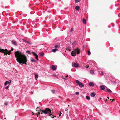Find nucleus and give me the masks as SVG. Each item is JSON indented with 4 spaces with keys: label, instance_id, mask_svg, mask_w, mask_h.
Listing matches in <instances>:
<instances>
[{
    "label": "nucleus",
    "instance_id": "obj_1",
    "mask_svg": "<svg viewBox=\"0 0 120 120\" xmlns=\"http://www.w3.org/2000/svg\"><path fill=\"white\" fill-rule=\"evenodd\" d=\"M15 55L17 61L20 64H27V57L19 51H16L15 52Z\"/></svg>",
    "mask_w": 120,
    "mask_h": 120
},
{
    "label": "nucleus",
    "instance_id": "obj_2",
    "mask_svg": "<svg viewBox=\"0 0 120 120\" xmlns=\"http://www.w3.org/2000/svg\"><path fill=\"white\" fill-rule=\"evenodd\" d=\"M40 113H41V114H42L43 113L45 114H48L49 116L51 117L53 116L52 114V113L51 110L49 108H46L45 109L43 110H41L39 112H38V115H39Z\"/></svg>",
    "mask_w": 120,
    "mask_h": 120
},
{
    "label": "nucleus",
    "instance_id": "obj_3",
    "mask_svg": "<svg viewBox=\"0 0 120 120\" xmlns=\"http://www.w3.org/2000/svg\"><path fill=\"white\" fill-rule=\"evenodd\" d=\"M11 51L10 50L9 51L7 50L6 49H5V50L1 49L0 48V52H3L6 55H7V54L10 55L11 53Z\"/></svg>",
    "mask_w": 120,
    "mask_h": 120
},
{
    "label": "nucleus",
    "instance_id": "obj_4",
    "mask_svg": "<svg viewBox=\"0 0 120 120\" xmlns=\"http://www.w3.org/2000/svg\"><path fill=\"white\" fill-rule=\"evenodd\" d=\"M75 82L81 88L82 87L84 86L83 85V84L79 80H75Z\"/></svg>",
    "mask_w": 120,
    "mask_h": 120
},
{
    "label": "nucleus",
    "instance_id": "obj_5",
    "mask_svg": "<svg viewBox=\"0 0 120 120\" xmlns=\"http://www.w3.org/2000/svg\"><path fill=\"white\" fill-rule=\"evenodd\" d=\"M81 50L79 48H75V56L76 54H79Z\"/></svg>",
    "mask_w": 120,
    "mask_h": 120
},
{
    "label": "nucleus",
    "instance_id": "obj_6",
    "mask_svg": "<svg viewBox=\"0 0 120 120\" xmlns=\"http://www.w3.org/2000/svg\"><path fill=\"white\" fill-rule=\"evenodd\" d=\"M32 53L33 54V55L35 56V58L37 60H38V55L36 53H35V52H32Z\"/></svg>",
    "mask_w": 120,
    "mask_h": 120
},
{
    "label": "nucleus",
    "instance_id": "obj_7",
    "mask_svg": "<svg viewBox=\"0 0 120 120\" xmlns=\"http://www.w3.org/2000/svg\"><path fill=\"white\" fill-rule=\"evenodd\" d=\"M11 81L10 80H9V81H6L4 83V85L5 86H6L7 85V84H8L11 83Z\"/></svg>",
    "mask_w": 120,
    "mask_h": 120
},
{
    "label": "nucleus",
    "instance_id": "obj_8",
    "mask_svg": "<svg viewBox=\"0 0 120 120\" xmlns=\"http://www.w3.org/2000/svg\"><path fill=\"white\" fill-rule=\"evenodd\" d=\"M51 69L53 70H55L56 69L54 65H53L51 66Z\"/></svg>",
    "mask_w": 120,
    "mask_h": 120
},
{
    "label": "nucleus",
    "instance_id": "obj_9",
    "mask_svg": "<svg viewBox=\"0 0 120 120\" xmlns=\"http://www.w3.org/2000/svg\"><path fill=\"white\" fill-rule=\"evenodd\" d=\"M12 44L16 45H17V43L16 41L13 40L12 41Z\"/></svg>",
    "mask_w": 120,
    "mask_h": 120
},
{
    "label": "nucleus",
    "instance_id": "obj_10",
    "mask_svg": "<svg viewBox=\"0 0 120 120\" xmlns=\"http://www.w3.org/2000/svg\"><path fill=\"white\" fill-rule=\"evenodd\" d=\"M89 85L90 86H94V83L91 82L89 83Z\"/></svg>",
    "mask_w": 120,
    "mask_h": 120
},
{
    "label": "nucleus",
    "instance_id": "obj_11",
    "mask_svg": "<svg viewBox=\"0 0 120 120\" xmlns=\"http://www.w3.org/2000/svg\"><path fill=\"white\" fill-rule=\"evenodd\" d=\"M96 95L95 94L94 92H92L90 94L91 96L93 97H94Z\"/></svg>",
    "mask_w": 120,
    "mask_h": 120
},
{
    "label": "nucleus",
    "instance_id": "obj_12",
    "mask_svg": "<svg viewBox=\"0 0 120 120\" xmlns=\"http://www.w3.org/2000/svg\"><path fill=\"white\" fill-rule=\"evenodd\" d=\"M74 52L73 51L71 53V54L73 56H75V50H74Z\"/></svg>",
    "mask_w": 120,
    "mask_h": 120
},
{
    "label": "nucleus",
    "instance_id": "obj_13",
    "mask_svg": "<svg viewBox=\"0 0 120 120\" xmlns=\"http://www.w3.org/2000/svg\"><path fill=\"white\" fill-rule=\"evenodd\" d=\"M100 88L102 90H104L105 89V86L104 85H101L100 86Z\"/></svg>",
    "mask_w": 120,
    "mask_h": 120
},
{
    "label": "nucleus",
    "instance_id": "obj_14",
    "mask_svg": "<svg viewBox=\"0 0 120 120\" xmlns=\"http://www.w3.org/2000/svg\"><path fill=\"white\" fill-rule=\"evenodd\" d=\"M39 55L41 56H43L44 55V54L42 52H41L39 53Z\"/></svg>",
    "mask_w": 120,
    "mask_h": 120
},
{
    "label": "nucleus",
    "instance_id": "obj_15",
    "mask_svg": "<svg viewBox=\"0 0 120 120\" xmlns=\"http://www.w3.org/2000/svg\"><path fill=\"white\" fill-rule=\"evenodd\" d=\"M58 50V49L57 48H55L53 49L52 50V51L54 52H55L56 51H57Z\"/></svg>",
    "mask_w": 120,
    "mask_h": 120
},
{
    "label": "nucleus",
    "instance_id": "obj_16",
    "mask_svg": "<svg viewBox=\"0 0 120 120\" xmlns=\"http://www.w3.org/2000/svg\"><path fill=\"white\" fill-rule=\"evenodd\" d=\"M80 7L79 6H75V9L76 10H79L80 8Z\"/></svg>",
    "mask_w": 120,
    "mask_h": 120
},
{
    "label": "nucleus",
    "instance_id": "obj_17",
    "mask_svg": "<svg viewBox=\"0 0 120 120\" xmlns=\"http://www.w3.org/2000/svg\"><path fill=\"white\" fill-rule=\"evenodd\" d=\"M83 23L85 24L86 23V19H83Z\"/></svg>",
    "mask_w": 120,
    "mask_h": 120
},
{
    "label": "nucleus",
    "instance_id": "obj_18",
    "mask_svg": "<svg viewBox=\"0 0 120 120\" xmlns=\"http://www.w3.org/2000/svg\"><path fill=\"white\" fill-rule=\"evenodd\" d=\"M79 65L78 63H75V68L79 67Z\"/></svg>",
    "mask_w": 120,
    "mask_h": 120
},
{
    "label": "nucleus",
    "instance_id": "obj_19",
    "mask_svg": "<svg viewBox=\"0 0 120 120\" xmlns=\"http://www.w3.org/2000/svg\"><path fill=\"white\" fill-rule=\"evenodd\" d=\"M86 98L88 100H90V97L88 96H86Z\"/></svg>",
    "mask_w": 120,
    "mask_h": 120
},
{
    "label": "nucleus",
    "instance_id": "obj_20",
    "mask_svg": "<svg viewBox=\"0 0 120 120\" xmlns=\"http://www.w3.org/2000/svg\"><path fill=\"white\" fill-rule=\"evenodd\" d=\"M60 47V45H56L55 46V48H59Z\"/></svg>",
    "mask_w": 120,
    "mask_h": 120
},
{
    "label": "nucleus",
    "instance_id": "obj_21",
    "mask_svg": "<svg viewBox=\"0 0 120 120\" xmlns=\"http://www.w3.org/2000/svg\"><path fill=\"white\" fill-rule=\"evenodd\" d=\"M38 77V74H36L35 75V79H37Z\"/></svg>",
    "mask_w": 120,
    "mask_h": 120
},
{
    "label": "nucleus",
    "instance_id": "obj_22",
    "mask_svg": "<svg viewBox=\"0 0 120 120\" xmlns=\"http://www.w3.org/2000/svg\"><path fill=\"white\" fill-rule=\"evenodd\" d=\"M72 65L73 67H75V62H73L72 63Z\"/></svg>",
    "mask_w": 120,
    "mask_h": 120
},
{
    "label": "nucleus",
    "instance_id": "obj_23",
    "mask_svg": "<svg viewBox=\"0 0 120 120\" xmlns=\"http://www.w3.org/2000/svg\"><path fill=\"white\" fill-rule=\"evenodd\" d=\"M26 53L28 54H30V52L29 50H27L26 51Z\"/></svg>",
    "mask_w": 120,
    "mask_h": 120
},
{
    "label": "nucleus",
    "instance_id": "obj_24",
    "mask_svg": "<svg viewBox=\"0 0 120 120\" xmlns=\"http://www.w3.org/2000/svg\"><path fill=\"white\" fill-rule=\"evenodd\" d=\"M51 91L53 93H54L55 92V90L54 89L51 90Z\"/></svg>",
    "mask_w": 120,
    "mask_h": 120
},
{
    "label": "nucleus",
    "instance_id": "obj_25",
    "mask_svg": "<svg viewBox=\"0 0 120 120\" xmlns=\"http://www.w3.org/2000/svg\"><path fill=\"white\" fill-rule=\"evenodd\" d=\"M107 90V91L108 92H111V90L109 89H108Z\"/></svg>",
    "mask_w": 120,
    "mask_h": 120
},
{
    "label": "nucleus",
    "instance_id": "obj_26",
    "mask_svg": "<svg viewBox=\"0 0 120 120\" xmlns=\"http://www.w3.org/2000/svg\"><path fill=\"white\" fill-rule=\"evenodd\" d=\"M31 61L32 62H36V60H34L33 59H32L31 60Z\"/></svg>",
    "mask_w": 120,
    "mask_h": 120
},
{
    "label": "nucleus",
    "instance_id": "obj_27",
    "mask_svg": "<svg viewBox=\"0 0 120 120\" xmlns=\"http://www.w3.org/2000/svg\"><path fill=\"white\" fill-rule=\"evenodd\" d=\"M91 54V52L90 51H88V55H90Z\"/></svg>",
    "mask_w": 120,
    "mask_h": 120
},
{
    "label": "nucleus",
    "instance_id": "obj_28",
    "mask_svg": "<svg viewBox=\"0 0 120 120\" xmlns=\"http://www.w3.org/2000/svg\"><path fill=\"white\" fill-rule=\"evenodd\" d=\"M40 108L39 107H38L36 109V110L37 111H38L39 110Z\"/></svg>",
    "mask_w": 120,
    "mask_h": 120
},
{
    "label": "nucleus",
    "instance_id": "obj_29",
    "mask_svg": "<svg viewBox=\"0 0 120 120\" xmlns=\"http://www.w3.org/2000/svg\"><path fill=\"white\" fill-rule=\"evenodd\" d=\"M9 85H8L7 87H6L5 88V89H8L9 88Z\"/></svg>",
    "mask_w": 120,
    "mask_h": 120
},
{
    "label": "nucleus",
    "instance_id": "obj_30",
    "mask_svg": "<svg viewBox=\"0 0 120 120\" xmlns=\"http://www.w3.org/2000/svg\"><path fill=\"white\" fill-rule=\"evenodd\" d=\"M80 0H75V2H80Z\"/></svg>",
    "mask_w": 120,
    "mask_h": 120
},
{
    "label": "nucleus",
    "instance_id": "obj_31",
    "mask_svg": "<svg viewBox=\"0 0 120 120\" xmlns=\"http://www.w3.org/2000/svg\"><path fill=\"white\" fill-rule=\"evenodd\" d=\"M75 94H76L77 95H78L79 94V92H75Z\"/></svg>",
    "mask_w": 120,
    "mask_h": 120
},
{
    "label": "nucleus",
    "instance_id": "obj_32",
    "mask_svg": "<svg viewBox=\"0 0 120 120\" xmlns=\"http://www.w3.org/2000/svg\"><path fill=\"white\" fill-rule=\"evenodd\" d=\"M68 76V75H67V76H65V78H63V79L65 80H66L67 79H66V77H67Z\"/></svg>",
    "mask_w": 120,
    "mask_h": 120
},
{
    "label": "nucleus",
    "instance_id": "obj_33",
    "mask_svg": "<svg viewBox=\"0 0 120 120\" xmlns=\"http://www.w3.org/2000/svg\"><path fill=\"white\" fill-rule=\"evenodd\" d=\"M73 29L72 28L71 29L70 31L71 32H72L73 31Z\"/></svg>",
    "mask_w": 120,
    "mask_h": 120
},
{
    "label": "nucleus",
    "instance_id": "obj_34",
    "mask_svg": "<svg viewBox=\"0 0 120 120\" xmlns=\"http://www.w3.org/2000/svg\"><path fill=\"white\" fill-rule=\"evenodd\" d=\"M27 43L28 44H32V43H31L29 41H28Z\"/></svg>",
    "mask_w": 120,
    "mask_h": 120
},
{
    "label": "nucleus",
    "instance_id": "obj_35",
    "mask_svg": "<svg viewBox=\"0 0 120 120\" xmlns=\"http://www.w3.org/2000/svg\"><path fill=\"white\" fill-rule=\"evenodd\" d=\"M4 104L6 105L8 104V103H7V102H5V103H4Z\"/></svg>",
    "mask_w": 120,
    "mask_h": 120
},
{
    "label": "nucleus",
    "instance_id": "obj_36",
    "mask_svg": "<svg viewBox=\"0 0 120 120\" xmlns=\"http://www.w3.org/2000/svg\"><path fill=\"white\" fill-rule=\"evenodd\" d=\"M24 41L25 42H26V43H27V42H28L27 41H26V40H24Z\"/></svg>",
    "mask_w": 120,
    "mask_h": 120
},
{
    "label": "nucleus",
    "instance_id": "obj_37",
    "mask_svg": "<svg viewBox=\"0 0 120 120\" xmlns=\"http://www.w3.org/2000/svg\"><path fill=\"white\" fill-rule=\"evenodd\" d=\"M104 75V73H103V72H101V75Z\"/></svg>",
    "mask_w": 120,
    "mask_h": 120
},
{
    "label": "nucleus",
    "instance_id": "obj_38",
    "mask_svg": "<svg viewBox=\"0 0 120 120\" xmlns=\"http://www.w3.org/2000/svg\"><path fill=\"white\" fill-rule=\"evenodd\" d=\"M87 67H86V68H89V66L88 65H87Z\"/></svg>",
    "mask_w": 120,
    "mask_h": 120
},
{
    "label": "nucleus",
    "instance_id": "obj_39",
    "mask_svg": "<svg viewBox=\"0 0 120 120\" xmlns=\"http://www.w3.org/2000/svg\"><path fill=\"white\" fill-rule=\"evenodd\" d=\"M59 112V114H60L61 115L62 113L60 111Z\"/></svg>",
    "mask_w": 120,
    "mask_h": 120
},
{
    "label": "nucleus",
    "instance_id": "obj_40",
    "mask_svg": "<svg viewBox=\"0 0 120 120\" xmlns=\"http://www.w3.org/2000/svg\"><path fill=\"white\" fill-rule=\"evenodd\" d=\"M90 72H92V73H94V72H93V71H90Z\"/></svg>",
    "mask_w": 120,
    "mask_h": 120
},
{
    "label": "nucleus",
    "instance_id": "obj_41",
    "mask_svg": "<svg viewBox=\"0 0 120 120\" xmlns=\"http://www.w3.org/2000/svg\"><path fill=\"white\" fill-rule=\"evenodd\" d=\"M61 114H59V117H60L61 116Z\"/></svg>",
    "mask_w": 120,
    "mask_h": 120
},
{
    "label": "nucleus",
    "instance_id": "obj_42",
    "mask_svg": "<svg viewBox=\"0 0 120 120\" xmlns=\"http://www.w3.org/2000/svg\"><path fill=\"white\" fill-rule=\"evenodd\" d=\"M113 100H113V99H112V101H111L112 102Z\"/></svg>",
    "mask_w": 120,
    "mask_h": 120
},
{
    "label": "nucleus",
    "instance_id": "obj_43",
    "mask_svg": "<svg viewBox=\"0 0 120 120\" xmlns=\"http://www.w3.org/2000/svg\"><path fill=\"white\" fill-rule=\"evenodd\" d=\"M56 116H54V117H52V118H54L55 117H56Z\"/></svg>",
    "mask_w": 120,
    "mask_h": 120
},
{
    "label": "nucleus",
    "instance_id": "obj_44",
    "mask_svg": "<svg viewBox=\"0 0 120 120\" xmlns=\"http://www.w3.org/2000/svg\"><path fill=\"white\" fill-rule=\"evenodd\" d=\"M107 100V99H106L105 101V102H106V101Z\"/></svg>",
    "mask_w": 120,
    "mask_h": 120
},
{
    "label": "nucleus",
    "instance_id": "obj_45",
    "mask_svg": "<svg viewBox=\"0 0 120 120\" xmlns=\"http://www.w3.org/2000/svg\"><path fill=\"white\" fill-rule=\"evenodd\" d=\"M77 42V41H75V45L76 44V43Z\"/></svg>",
    "mask_w": 120,
    "mask_h": 120
},
{
    "label": "nucleus",
    "instance_id": "obj_46",
    "mask_svg": "<svg viewBox=\"0 0 120 120\" xmlns=\"http://www.w3.org/2000/svg\"><path fill=\"white\" fill-rule=\"evenodd\" d=\"M107 98L108 99H109V97H107Z\"/></svg>",
    "mask_w": 120,
    "mask_h": 120
},
{
    "label": "nucleus",
    "instance_id": "obj_47",
    "mask_svg": "<svg viewBox=\"0 0 120 120\" xmlns=\"http://www.w3.org/2000/svg\"><path fill=\"white\" fill-rule=\"evenodd\" d=\"M74 44V42H73V43H72L73 45Z\"/></svg>",
    "mask_w": 120,
    "mask_h": 120
},
{
    "label": "nucleus",
    "instance_id": "obj_48",
    "mask_svg": "<svg viewBox=\"0 0 120 120\" xmlns=\"http://www.w3.org/2000/svg\"><path fill=\"white\" fill-rule=\"evenodd\" d=\"M69 51H71V50H70V49H69Z\"/></svg>",
    "mask_w": 120,
    "mask_h": 120
},
{
    "label": "nucleus",
    "instance_id": "obj_49",
    "mask_svg": "<svg viewBox=\"0 0 120 120\" xmlns=\"http://www.w3.org/2000/svg\"><path fill=\"white\" fill-rule=\"evenodd\" d=\"M13 49L12 48L11 49V50L12 51L13 50Z\"/></svg>",
    "mask_w": 120,
    "mask_h": 120
},
{
    "label": "nucleus",
    "instance_id": "obj_50",
    "mask_svg": "<svg viewBox=\"0 0 120 120\" xmlns=\"http://www.w3.org/2000/svg\"><path fill=\"white\" fill-rule=\"evenodd\" d=\"M112 99H110V100H112Z\"/></svg>",
    "mask_w": 120,
    "mask_h": 120
},
{
    "label": "nucleus",
    "instance_id": "obj_51",
    "mask_svg": "<svg viewBox=\"0 0 120 120\" xmlns=\"http://www.w3.org/2000/svg\"><path fill=\"white\" fill-rule=\"evenodd\" d=\"M4 119H6V118L5 117V118H4Z\"/></svg>",
    "mask_w": 120,
    "mask_h": 120
},
{
    "label": "nucleus",
    "instance_id": "obj_52",
    "mask_svg": "<svg viewBox=\"0 0 120 120\" xmlns=\"http://www.w3.org/2000/svg\"><path fill=\"white\" fill-rule=\"evenodd\" d=\"M21 65L22 66V65H23V64H21Z\"/></svg>",
    "mask_w": 120,
    "mask_h": 120
},
{
    "label": "nucleus",
    "instance_id": "obj_53",
    "mask_svg": "<svg viewBox=\"0 0 120 120\" xmlns=\"http://www.w3.org/2000/svg\"><path fill=\"white\" fill-rule=\"evenodd\" d=\"M100 99H101V98H100Z\"/></svg>",
    "mask_w": 120,
    "mask_h": 120
}]
</instances>
